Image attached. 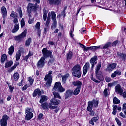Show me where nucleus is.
I'll use <instances>...</instances> for the list:
<instances>
[{
	"instance_id": "obj_13",
	"label": "nucleus",
	"mask_w": 126,
	"mask_h": 126,
	"mask_svg": "<svg viewBox=\"0 0 126 126\" xmlns=\"http://www.w3.org/2000/svg\"><path fill=\"white\" fill-rule=\"evenodd\" d=\"M98 60V57L97 56H94L90 60V63L92 65V69H93L95 64H97V61Z\"/></svg>"
},
{
	"instance_id": "obj_55",
	"label": "nucleus",
	"mask_w": 126,
	"mask_h": 126,
	"mask_svg": "<svg viewBox=\"0 0 126 126\" xmlns=\"http://www.w3.org/2000/svg\"><path fill=\"white\" fill-rule=\"evenodd\" d=\"M8 87L9 88L10 92L12 93L13 90H14V87H12L11 85H8Z\"/></svg>"
},
{
	"instance_id": "obj_25",
	"label": "nucleus",
	"mask_w": 126,
	"mask_h": 126,
	"mask_svg": "<svg viewBox=\"0 0 126 126\" xmlns=\"http://www.w3.org/2000/svg\"><path fill=\"white\" fill-rule=\"evenodd\" d=\"M19 30V24H15L14 29L12 30V33H16Z\"/></svg>"
},
{
	"instance_id": "obj_17",
	"label": "nucleus",
	"mask_w": 126,
	"mask_h": 126,
	"mask_svg": "<svg viewBox=\"0 0 126 126\" xmlns=\"http://www.w3.org/2000/svg\"><path fill=\"white\" fill-rule=\"evenodd\" d=\"M117 67V64L115 63L110 64L109 66L107 68V70L108 71H112L113 69H115Z\"/></svg>"
},
{
	"instance_id": "obj_38",
	"label": "nucleus",
	"mask_w": 126,
	"mask_h": 126,
	"mask_svg": "<svg viewBox=\"0 0 126 126\" xmlns=\"http://www.w3.org/2000/svg\"><path fill=\"white\" fill-rule=\"evenodd\" d=\"M92 51H97L99 49H102V45L96 46H92Z\"/></svg>"
},
{
	"instance_id": "obj_1",
	"label": "nucleus",
	"mask_w": 126,
	"mask_h": 126,
	"mask_svg": "<svg viewBox=\"0 0 126 126\" xmlns=\"http://www.w3.org/2000/svg\"><path fill=\"white\" fill-rule=\"evenodd\" d=\"M72 75L74 77H81V67L80 64H76L71 69Z\"/></svg>"
},
{
	"instance_id": "obj_63",
	"label": "nucleus",
	"mask_w": 126,
	"mask_h": 126,
	"mask_svg": "<svg viewBox=\"0 0 126 126\" xmlns=\"http://www.w3.org/2000/svg\"><path fill=\"white\" fill-rule=\"evenodd\" d=\"M28 59H29V56H28V55L23 57L24 61H26V62H27Z\"/></svg>"
},
{
	"instance_id": "obj_20",
	"label": "nucleus",
	"mask_w": 126,
	"mask_h": 126,
	"mask_svg": "<svg viewBox=\"0 0 126 126\" xmlns=\"http://www.w3.org/2000/svg\"><path fill=\"white\" fill-rule=\"evenodd\" d=\"M117 75H118V76L122 75V72H121V71L119 70H117L111 74V77L112 78H114V77H116Z\"/></svg>"
},
{
	"instance_id": "obj_12",
	"label": "nucleus",
	"mask_w": 126,
	"mask_h": 126,
	"mask_svg": "<svg viewBox=\"0 0 126 126\" xmlns=\"http://www.w3.org/2000/svg\"><path fill=\"white\" fill-rule=\"evenodd\" d=\"M89 69H90V63L89 62H87L83 68V75H85Z\"/></svg>"
},
{
	"instance_id": "obj_45",
	"label": "nucleus",
	"mask_w": 126,
	"mask_h": 126,
	"mask_svg": "<svg viewBox=\"0 0 126 126\" xmlns=\"http://www.w3.org/2000/svg\"><path fill=\"white\" fill-rule=\"evenodd\" d=\"M74 31V27L71 28V29L70 31V33H69L70 37L71 38H73V36H74V35H73V34Z\"/></svg>"
},
{
	"instance_id": "obj_59",
	"label": "nucleus",
	"mask_w": 126,
	"mask_h": 126,
	"mask_svg": "<svg viewBox=\"0 0 126 126\" xmlns=\"http://www.w3.org/2000/svg\"><path fill=\"white\" fill-rule=\"evenodd\" d=\"M34 22V19H30L28 21V23L29 24H32Z\"/></svg>"
},
{
	"instance_id": "obj_29",
	"label": "nucleus",
	"mask_w": 126,
	"mask_h": 126,
	"mask_svg": "<svg viewBox=\"0 0 126 126\" xmlns=\"http://www.w3.org/2000/svg\"><path fill=\"white\" fill-rule=\"evenodd\" d=\"M12 64H13V62L12 61V60H10L5 63V68L10 67V66H11V65H12Z\"/></svg>"
},
{
	"instance_id": "obj_23",
	"label": "nucleus",
	"mask_w": 126,
	"mask_h": 126,
	"mask_svg": "<svg viewBox=\"0 0 126 126\" xmlns=\"http://www.w3.org/2000/svg\"><path fill=\"white\" fill-rule=\"evenodd\" d=\"M33 113L32 112H29L28 113L25 117V120L27 121H30L33 118Z\"/></svg>"
},
{
	"instance_id": "obj_57",
	"label": "nucleus",
	"mask_w": 126,
	"mask_h": 126,
	"mask_svg": "<svg viewBox=\"0 0 126 126\" xmlns=\"http://www.w3.org/2000/svg\"><path fill=\"white\" fill-rule=\"evenodd\" d=\"M119 43V41L116 40L112 44V46L113 47H116L117 46V44Z\"/></svg>"
},
{
	"instance_id": "obj_24",
	"label": "nucleus",
	"mask_w": 126,
	"mask_h": 126,
	"mask_svg": "<svg viewBox=\"0 0 126 126\" xmlns=\"http://www.w3.org/2000/svg\"><path fill=\"white\" fill-rule=\"evenodd\" d=\"M69 77V74L67 73L64 75L62 76V82L63 84L66 82V79Z\"/></svg>"
},
{
	"instance_id": "obj_8",
	"label": "nucleus",
	"mask_w": 126,
	"mask_h": 126,
	"mask_svg": "<svg viewBox=\"0 0 126 126\" xmlns=\"http://www.w3.org/2000/svg\"><path fill=\"white\" fill-rule=\"evenodd\" d=\"M51 14L53 20V24L51 26V28L52 30H53V29H56V28H57V19L56 18V12H55V11H52Z\"/></svg>"
},
{
	"instance_id": "obj_19",
	"label": "nucleus",
	"mask_w": 126,
	"mask_h": 126,
	"mask_svg": "<svg viewBox=\"0 0 126 126\" xmlns=\"http://www.w3.org/2000/svg\"><path fill=\"white\" fill-rule=\"evenodd\" d=\"M72 84L75 86H77V88H80V89H81L82 83L80 81H73L72 82Z\"/></svg>"
},
{
	"instance_id": "obj_5",
	"label": "nucleus",
	"mask_w": 126,
	"mask_h": 126,
	"mask_svg": "<svg viewBox=\"0 0 126 126\" xmlns=\"http://www.w3.org/2000/svg\"><path fill=\"white\" fill-rule=\"evenodd\" d=\"M27 35V29H25L22 33L20 34L15 36L14 37V40L17 42V43H19L20 42H21L24 38H26V36Z\"/></svg>"
},
{
	"instance_id": "obj_21",
	"label": "nucleus",
	"mask_w": 126,
	"mask_h": 126,
	"mask_svg": "<svg viewBox=\"0 0 126 126\" xmlns=\"http://www.w3.org/2000/svg\"><path fill=\"white\" fill-rule=\"evenodd\" d=\"M50 103L52 104L53 105H59V104L61 103V101L56 98H52L51 99Z\"/></svg>"
},
{
	"instance_id": "obj_34",
	"label": "nucleus",
	"mask_w": 126,
	"mask_h": 126,
	"mask_svg": "<svg viewBox=\"0 0 126 126\" xmlns=\"http://www.w3.org/2000/svg\"><path fill=\"white\" fill-rule=\"evenodd\" d=\"M81 89H80V88H76L75 89V90L74 91V92H73V95H74L75 96H76V95H78V94H79V93H80Z\"/></svg>"
},
{
	"instance_id": "obj_32",
	"label": "nucleus",
	"mask_w": 126,
	"mask_h": 126,
	"mask_svg": "<svg viewBox=\"0 0 126 126\" xmlns=\"http://www.w3.org/2000/svg\"><path fill=\"white\" fill-rule=\"evenodd\" d=\"M73 94V91L70 90H68L66 92L65 96L66 97H70Z\"/></svg>"
},
{
	"instance_id": "obj_52",
	"label": "nucleus",
	"mask_w": 126,
	"mask_h": 126,
	"mask_svg": "<svg viewBox=\"0 0 126 126\" xmlns=\"http://www.w3.org/2000/svg\"><path fill=\"white\" fill-rule=\"evenodd\" d=\"M28 87H30V85H25L22 88V91H24L28 88Z\"/></svg>"
},
{
	"instance_id": "obj_49",
	"label": "nucleus",
	"mask_w": 126,
	"mask_h": 126,
	"mask_svg": "<svg viewBox=\"0 0 126 126\" xmlns=\"http://www.w3.org/2000/svg\"><path fill=\"white\" fill-rule=\"evenodd\" d=\"M115 121L119 126H122V123H121V121L118 118H115Z\"/></svg>"
},
{
	"instance_id": "obj_35",
	"label": "nucleus",
	"mask_w": 126,
	"mask_h": 126,
	"mask_svg": "<svg viewBox=\"0 0 126 126\" xmlns=\"http://www.w3.org/2000/svg\"><path fill=\"white\" fill-rule=\"evenodd\" d=\"M112 43L110 42L106 43L104 46L101 45V49H107L109 47L111 46Z\"/></svg>"
},
{
	"instance_id": "obj_36",
	"label": "nucleus",
	"mask_w": 126,
	"mask_h": 126,
	"mask_svg": "<svg viewBox=\"0 0 126 126\" xmlns=\"http://www.w3.org/2000/svg\"><path fill=\"white\" fill-rule=\"evenodd\" d=\"M73 55V54L71 51H69L67 54H66V59L67 60H71V58H72V56Z\"/></svg>"
},
{
	"instance_id": "obj_50",
	"label": "nucleus",
	"mask_w": 126,
	"mask_h": 126,
	"mask_svg": "<svg viewBox=\"0 0 126 126\" xmlns=\"http://www.w3.org/2000/svg\"><path fill=\"white\" fill-rule=\"evenodd\" d=\"M89 112H90V116H91V117H94V115H95V111H94V110L89 111Z\"/></svg>"
},
{
	"instance_id": "obj_48",
	"label": "nucleus",
	"mask_w": 126,
	"mask_h": 126,
	"mask_svg": "<svg viewBox=\"0 0 126 126\" xmlns=\"http://www.w3.org/2000/svg\"><path fill=\"white\" fill-rule=\"evenodd\" d=\"M41 25V23L40 22H38L36 25H35V29H37V30H40V26Z\"/></svg>"
},
{
	"instance_id": "obj_39",
	"label": "nucleus",
	"mask_w": 126,
	"mask_h": 126,
	"mask_svg": "<svg viewBox=\"0 0 126 126\" xmlns=\"http://www.w3.org/2000/svg\"><path fill=\"white\" fill-rule=\"evenodd\" d=\"M6 59H7V56H6V55H2L1 57V63H4V61L5 60H6Z\"/></svg>"
},
{
	"instance_id": "obj_62",
	"label": "nucleus",
	"mask_w": 126,
	"mask_h": 126,
	"mask_svg": "<svg viewBox=\"0 0 126 126\" xmlns=\"http://www.w3.org/2000/svg\"><path fill=\"white\" fill-rule=\"evenodd\" d=\"M105 80H106V82H110V81H111V78H110L109 77H106L105 78Z\"/></svg>"
},
{
	"instance_id": "obj_16",
	"label": "nucleus",
	"mask_w": 126,
	"mask_h": 126,
	"mask_svg": "<svg viewBox=\"0 0 126 126\" xmlns=\"http://www.w3.org/2000/svg\"><path fill=\"white\" fill-rule=\"evenodd\" d=\"M41 95H42V92L39 88L35 89L32 93V97H37V95L41 96Z\"/></svg>"
},
{
	"instance_id": "obj_53",
	"label": "nucleus",
	"mask_w": 126,
	"mask_h": 126,
	"mask_svg": "<svg viewBox=\"0 0 126 126\" xmlns=\"http://www.w3.org/2000/svg\"><path fill=\"white\" fill-rule=\"evenodd\" d=\"M53 104L52 103H50L48 105V107L50 109H55V108H57V107L56 106H53Z\"/></svg>"
},
{
	"instance_id": "obj_46",
	"label": "nucleus",
	"mask_w": 126,
	"mask_h": 126,
	"mask_svg": "<svg viewBox=\"0 0 126 126\" xmlns=\"http://www.w3.org/2000/svg\"><path fill=\"white\" fill-rule=\"evenodd\" d=\"M25 26V21H24V18H22L21 21V27L23 28Z\"/></svg>"
},
{
	"instance_id": "obj_41",
	"label": "nucleus",
	"mask_w": 126,
	"mask_h": 126,
	"mask_svg": "<svg viewBox=\"0 0 126 126\" xmlns=\"http://www.w3.org/2000/svg\"><path fill=\"white\" fill-rule=\"evenodd\" d=\"M113 103L114 104H120V101L119 99H118V98H117V97H114V98H113Z\"/></svg>"
},
{
	"instance_id": "obj_28",
	"label": "nucleus",
	"mask_w": 126,
	"mask_h": 126,
	"mask_svg": "<svg viewBox=\"0 0 126 126\" xmlns=\"http://www.w3.org/2000/svg\"><path fill=\"white\" fill-rule=\"evenodd\" d=\"M19 79V74L17 72H16L13 75V78H12L13 81H17Z\"/></svg>"
},
{
	"instance_id": "obj_64",
	"label": "nucleus",
	"mask_w": 126,
	"mask_h": 126,
	"mask_svg": "<svg viewBox=\"0 0 126 126\" xmlns=\"http://www.w3.org/2000/svg\"><path fill=\"white\" fill-rule=\"evenodd\" d=\"M122 96L124 98H126V91H125L123 93H122Z\"/></svg>"
},
{
	"instance_id": "obj_14",
	"label": "nucleus",
	"mask_w": 126,
	"mask_h": 126,
	"mask_svg": "<svg viewBox=\"0 0 126 126\" xmlns=\"http://www.w3.org/2000/svg\"><path fill=\"white\" fill-rule=\"evenodd\" d=\"M1 14L4 21V19L7 16V10H6V8L4 6H2L1 7Z\"/></svg>"
},
{
	"instance_id": "obj_51",
	"label": "nucleus",
	"mask_w": 126,
	"mask_h": 126,
	"mask_svg": "<svg viewBox=\"0 0 126 126\" xmlns=\"http://www.w3.org/2000/svg\"><path fill=\"white\" fill-rule=\"evenodd\" d=\"M48 31H49V26L45 25V26L44 27V33L46 34V33H47V32H48Z\"/></svg>"
},
{
	"instance_id": "obj_30",
	"label": "nucleus",
	"mask_w": 126,
	"mask_h": 126,
	"mask_svg": "<svg viewBox=\"0 0 126 126\" xmlns=\"http://www.w3.org/2000/svg\"><path fill=\"white\" fill-rule=\"evenodd\" d=\"M80 45L82 46V48L84 49V51H89V50L92 51V46L86 47V46H85L84 45L82 44H80Z\"/></svg>"
},
{
	"instance_id": "obj_22",
	"label": "nucleus",
	"mask_w": 126,
	"mask_h": 126,
	"mask_svg": "<svg viewBox=\"0 0 126 126\" xmlns=\"http://www.w3.org/2000/svg\"><path fill=\"white\" fill-rule=\"evenodd\" d=\"M117 56L119 58H121V59H122L123 61H126V54L121 53L120 52H117Z\"/></svg>"
},
{
	"instance_id": "obj_6",
	"label": "nucleus",
	"mask_w": 126,
	"mask_h": 126,
	"mask_svg": "<svg viewBox=\"0 0 126 126\" xmlns=\"http://www.w3.org/2000/svg\"><path fill=\"white\" fill-rule=\"evenodd\" d=\"M53 90H55V91H58V92H64V91H65V89L63 87L61 84V82H57L55 84Z\"/></svg>"
},
{
	"instance_id": "obj_37",
	"label": "nucleus",
	"mask_w": 126,
	"mask_h": 126,
	"mask_svg": "<svg viewBox=\"0 0 126 126\" xmlns=\"http://www.w3.org/2000/svg\"><path fill=\"white\" fill-rule=\"evenodd\" d=\"M41 107L43 110L49 109V104L48 103H44L41 104Z\"/></svg>"
},
{
	"instance_id": "obj_44",
	"label": "nucleus",
	"mask_w": 126,
	"mask_h": 126,
	"mask_svg": "<svg viewBox=\"0 0 126 126\" xmlns=\"http://www.w3.org/2000/svg\"><path fill=\"white\" fill-rule=\"evenodd\" d=\"M28 81H29L30 85H32V84H33V82H34V80L33 79V78H32V77H29L28 78Z\"/></svg>"
},
{
	"instance_id": "obj_33",
	"label": "nucleus",
	"mask_w": 126,
	"mask_h": 126,
	"mask_svg": "<svg viewBox=\"0 0 126 126\" xmlns=\"http://www.w3.org/2000/svg\"><path fill=\"white\" fill-rule=\"evenodd\" d=\"M32 42V38L31 37L29 38L26 41L25 43L26 47H29L30 46V44Z\"/></svg>"
},
{
	"instance_id": "obj_27",
	"label": "nucleus",
	"mask_w": 126,
	"mask_h": 126,
	"mask_svg": "<svg viewBox=\"0 0 126 126\" xmlns=\"http://www.w3.org/2000/svg\"><path fill=\"white\" fill-rule=\"evenodd\" d=\"M13 53H14V46L12 45L8 49V54H9L10 56H12V54H13Z\"/></svg>"
},
{
	"instance_id": "obj_9",
	"label": "nucleus",
	"mask_w": 126,
	"mask_h": 126,
	"mask_svg": "<svg viewBox=\"0 0 126 126\" xmlns=\"http://www.w3.org/2000/svg\"><path fill=\"white\" fill-rule=\"evenodd\" d=\"M42 53L43 56L41 58H44V60L52 56V51L48 50L47 48H43L42 50Z\"/></svg>"
},
{
	"instance_id": "obj_11",
	"label": "nucleus",
	"mask_w": 126,
	"mask_h": 126,
	"mask_svg": "<svg viewBox=\"0 0 126 126\" xmlns=\"http://www.w3.org/2000/svg\"><path fill=\"white\" fill-rule=\"evenodd\" d=\"M45 60L46 59L44 57H41L37 63V67L38 68H42L45 65Z\"/></svg>"
},
{
	"instance_id": "obj_54",
	"label": "nucleus",
	"mask_w": 126,
	"mask_h": 126,
	"mask_svg": "<svg viewBox=\"0 0 126 126\" xmlns=\"http://www.w3.org/2000/svg\"><path fill=\"white\" fill-rule=\"evenodd\" d=\"M50 60L49 61V63H54V62H55V58H54V57H53V55H51L50 57Z\"/></svg>"
},
{
	"instance_id": "obj_18",
	"label": "nucleus",
	"mask_w": 126,
	"mask_h": 126,
	"mask_svg": "<svg viewBox=\"0 0 126 126\" xmlns=\"http://www.w3.org/2000/svg\"><path fill=\"white\" fill-rule=\"evenodd\" d=\"M50 4H55V5H59L61 3L62 0H48Z\"/></svg>"
},
{
	"instance_id": "obj_3",
	"label": "nucleus",
	"mask_w": 126,
	"mask_h": 126,
	"mask_svg": "<svg viewBox=\"0 0 126 126\" xmlns=\"http://www.w3.org/2000/svg\"><path fill=\"white\" fill-rule=\"evenodd\" d=\"M52 71H49L48 72V74L46 75L45 76L44 80L45 81H46V87H50V86H51V84H52V82H53V76H52Z\"/></svg>"
},
{
	"instance_id": "obj_42",
	"label": "nucleus",
	"mask_w": 126,
	"mask_h": 126,
	"mask_svg": "<svg viewBox=\"0 0 126 126\" xmlns=\"http://www.w3.org/2000/svg\"><path fill=\"white\" fill-rule=\"evenodd\" d=\"M10 16L11 17H13V18H17V13L14 11H12Z\"/></svg>"
},
{
	"instance_id": "obj_40",
	"label": "nucleus",
	"mask_w": 126,
	"mask_h": 126,
	"mask_svg": "<svg viewBox=\"0 0 126 126\" xmlns=\"http://www.w3.org/2000/svg\"><path fill=\"white\" fill-rule=\"evenodd\" d=\"M54 98H58L59 99H61V96L60 95V94L57 93L56 92H54L53 93Z\"/></svg>"
},
{
	"instance_id": "obj_2",
	"label": "nucleus",
	"mask_w": 126,
	"mask_h": 126,
	"mask_svg": "<svg viewBox=\"0 0 126 126\" xmlns=\"http://www.w3.org/2000/svg\"><path fill=\"white\" fill-rule=\"evenodd\" d=\"M100 69H101V62L98 63L96 65L95 72L96 78L98 80H100V81H103V80H104V77H103V75H102V72L100 71Z\"/></svg>"
},
{
	"instance_id": "obj_58",
	"label": "nucleus",
	"mask_w": 126,
	"mask_h": 126,
	"mask_svg": "<svg viewBox=\"0 0 126 126\" xmlns=\"http://www.w3.org/2000/svg\"><path fill=\"white\" fill-rule=\"evenodd\" d=\"M92 120L94 122H97V121L99 120V117H93V118H92Z\"/></svg>"
},
{
	"instance_id": "obj_4",
	"label": "nucleus",
	"mask_w": 126,
	"mask_h": 126,
	"mask_svg": "<svg viewBox=\"0 0 126 126\" xmlns=\"http://www.w3.org/2000/svg\"><path fill=\"white\" fill-rule=\"evenodd\" d=\"M99 104V101L93 99L92 101H89L88 102V107L87 110L89 111H92L93 108L98 107Z\"/></svg>"
},
{
	"instance_id": "obj_15",
	"label": "nucleus",
	"mask_w": 126,
	"mask_h": 126,
	"mask_svg": "<svg viewBox=\"0 0 126 126\" xmlns=\"http://www.w3.org/2000/svg\"><path fill=\"white\" fill-rule=\"evenodd\" d=\"M115 90L116 93H118V94L121 95V96L123 95V92L124 91L123 90V88H122L121 87V85L118 84L115 87Z\"/></svg>"
},
{
	"instance_id": "obj_47",
	"label": "nucleus",
	"mask_w": 126,
	"mask_h": 126,
	"mask_svg": "<svg viewBox=\"0 0 126 126\" xmlns=\"http://www.w3.org/2000/svg\"><path fill=\"white\" fill-rule=\"evenodd\" d=\"M103 95L105 97H108V95H109V94H108V89H105L103 91Z\"/></svg>"
},
{
	"instance_id": "obj_7",
	"label": "nucleus",
	"mask_w": 126,
	"mask_h": 126,
	"mask_svg": "<svg viewBox=\"0 0 126 126\" xmlns=\"http://www.w3.org/2000/svg\"><path fill=\"white\" fill-rule=\"evenodd\" d=\"M38 6H37V3H36L35 5L32 3H29L27 7V11L28 13L30 14L32 11H35L36 10V8H38Z\"/></svg>"
},
{
	"instance_id": "obj_60",
	"label": "nucleus",
	"mask_w": 126,
	"mask_h": 126,
	"mask_svg": "<svg viewBox=\"0 0 126 126\" xmlns=\"http://www.w3.org/2000/svg\"><path fill=\"white\" fill-rule=\"evenodd\" d=\"M50 22H51V20L47 19L46 23V25L47 26H49V25L50 24Z\"/></svg>"
},
{
	"instance_id": "obj_56",
	"label": "nucleus",
	"mask_w": 126,
	"mask_h": 126,
	"mask_svg": "<svg viewBox=\"0 0 126 126\" xmlns=\"http://www.w3.org/2000/svg\"><path fill=\"white\" fill-rule=\"evenodd\" d=\"M18 12L19 13L20 17H21V18H22L23 14H22V10H21V9H19L18 10Z\"/></svg>"
},
{
	"instance_id": "obj_31",
	"label": "nucleus",
	"mask_w": 126,
	"mask_h": 126,
	"mask_svg": "<svg viewBox=\"0 0 126 126\" xmlns=\"http://www.w3.org/2000/svg\"><path fill=\"white\" fill-rule=\"evenodd\" d=\"M21 57V51L19 50L18 52L16 53V61H18L20 60V57Z\"/></svg>"
},
{
	"instance_id": "obj_61",
	"label": "nucleus",
	"mask_w": 126,
	"mask_h": 126,
	"mask_svg": "<svg viewBox=\"0 0 126 126\" xmlns=\"http://www.w3.org/2000/svg\"><path fill=\"white\" fill-rule=\"evenodd\" d=\"M31 111V108H27L26 109L25 113L26 114H27V113H29Z\"/></svg>"
},
{
	"instance_id": "obj_10",
	"label": "nucleus",
	"mask_w": 126,
	"mask_h": 126,
	"mask_svg": "<svg viewBox=\"0 0 126 126\" xmlns=\"http://www.w3.org/2000/svg\"><path fill=\"white\" fill-rule=\"evenodd\" d=\"M9 119V117L7 115H4L2 119L0 120V125L1 126H7V120Z\"/></svg>"
},
{
	"instance_id": "obj_43",
	"label": "nucleus",
	"mask_w": 126,
	"mask_h": 126,
	"mask_svg": "<svg viewBox=\"0 0 126 126\" xmlns=\"http://www.w3.org/2000/svg\"><path fill=\"white\" fill-rule=\"evenodd\" d=\"M91 79H92V80H93V81H94L96 83H100V81H98L96 79H94V77H93V74H92L91 76Z\"/></svg>"
},
{
	"instance_id": "obj_26",
	"label": "nucleus",
	"mask_w": 126,
	"mask_h": 126,
	"mask_svg": "<svg viewBox=\"0 0 126 126\" xmlns=\"http://www.w3.org/2000/svg\"><path fill=\"white\" fill-rule=\"evenodd\" d=\"M48 100V96L47 95H41V98L39 101V103L42 104V103H44V102H46Z\"/></svg>"
}]
</instances>
